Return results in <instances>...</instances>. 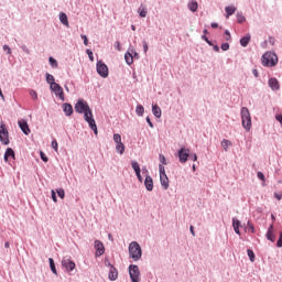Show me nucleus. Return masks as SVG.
Wrapping results in <instances>:
<instances>
[{"mask_svg":"<svg viewBox=\"0 0 282 282\" xmlns=\"http://www.w3.org/2000/svg\"><path fill=\"white\" fill-rule=\"evenodd\" d=\"M97 74H99V76H101V78H107V76H109V67H107L105 63L98 62L97 63Z\"/></svg>","mask_w":282,"mask_h":282,"instance_id":"obj_9","label":"nucleus"},{"mask_svg":"<svg viewBox=\"0 0 282 282\" xmlns=\"http://www.w3.org/2000/svg\"><path fill=\"white\" fill-rule=\"evenodd\" d=\"M267 239L269 241H272V242L275 241V238H274V225H270V227L268 229V232H267Z\"/></svg>","mask_w":282,"mask_h":282,"instance_id":"obj_16","label":"nucleus"},{"mask_svg":"<svg viewBox=\"0 0 282 282\" xmlns=\"http://www.w3.org/2000/svg\"><path fill=\"white\" fill-rule=\"evenodd\" d=\"M135 113L139 116H144V106L138 105L135 108Z\"/></svg>","mask_w":282,"mask_h":282,"instance_id":"obj_31","label":"nucleus"},{"mask_svg":"<svg viewBox=\"0 0 282 282\" xmlns=\"http://www.w3.org/2000/svg\"><path fill=\"white\" fill-rule=\"evenodd\" d=\"M129 274L132 282H140V268L138 265L130 264Z\"/></svg>","mask_w":282,"mask_h":282,"instance_id":"obj_6","label":"nucleus"},{"mask_svg":"<svg viewBox=\"0 0 282 282\" xmlns=\"http://www.w3.org/2000/svg\"><path fill=\"white\" fill-rule=\"evenodd\" d=\"M30 96L33 98V100H36V98H39V95L34 90L30 91Z\"/></svg>","mask_w":282,"mask_h":282,"instance_id":"obj_44","label":"nucleus"},{"mask_svg":"<svg viewBox=\"0 0 282 282\" xmlns=\"http://www.w3.org/2000/svg\"><path fill=\"white\" fill-rule=\"evenodd\" d=\"M131 166H132V169H133V171H134L135 173H141L140 164H138V162L132 161V162H131Z\"/></svg>","mask_w":282,"mask_h":282,"instance_id":"obj_32","label":"nucleus"},{"mask_svg":"<svg viewBox=\"0 0 282 282\" xmlns=\"http://www.w3.org/2000/svg\"><path fill=\"white\" fill-rule=\"evenodd\" d=\"M276 247L282 248V231L280 232V237H279V240L276 242Z\"/></svg>","mask_w":282,"mask_h":282,"instance_id":"obj_42","label":"nucleus"},{"mask_svg":"<svg viewBox=\"0 0 282 282\" xmlns=\"http://www.w3.org/2000/svg\"><path fill=\"white\" fill-rule=\"evenodd\" d=\"M197 8H199L197 1H192L188 3V10H191V12H197Z\"/></svg>","mask_w":282,"mask_h":282,"instance_id":"obj_27","label":"nucleus"},{"mask_svg":"<svg viewBox=\"0 0 282 282\" xmlns=\"http://www.w3.org/2000/svg\"><path fill=\"white\" fill-rule=\"evenodd\" d=\"M86 54H88L90 61H94V52L91 50H86Z\"/></svg>","mask_w":282,"mask_h":282,"instance_id":"obj_45","label":"nucleus"},{"mask_svg":"<svg viewBox=\"0 0 282 282\" xmlns=\"http://www.w3.org/2000/svg\"><path fill=\"white\" fill-rule=\"evenodd\" d=\"M225 12H226V19H230V17H232V14L237 12V8L235 6L226 7Z\"/></svg>","mask_w":282,"mask_h":282,"instance_id":"obj_17","label":"nucleus"},{"mask_svg":"<svg viewBox=\"0 0 282 282\" xmlns=\"http://www.w3.org/2000/svg\"><path fill=\"white\" fill-rule=\"evenodd\" d=\"M96 257H102L105 254V245L100 240L95 241Z\"/></svg>","mask_w":282,"mask_h":282,"instance_id":"obj_12","label":"nucleus"},{"mask_svg":"<svg viewBox=\"0 0 282 282\" xmlns=\"http://www.w3.org/2000/svg\"><path fill=\"white\" fill-rule=\"evenodd\" d=\"M50 64L53 66V67H58V62H56V59H54V57H50Z\"/></svg>","mask_w":282,"mask_h":282,"instance_id":"obj_37","label":"nucleus"},{"mask_svg":"<svg viewBox=\"0 0 282 282\" xmlns=\"http://www.w3.org/2000/svg\"><path fill=\"white\" fill-rule=\"evenodd\" d=\"M21 131L25 134V135H30V126H28V121L25 120H20L18 122Z\"/></svg>","mask_w":282,"mask_h":282,"instance_id":"obj_14","label":"nucleus"},{"mask_svg":"<svg viewBox=\"0 0 282 282\" xmlns=\"http://www.w3.org/2000/svg\"><path fill=\"white\" fill-rule=\"evenodd\" d=\"M10 158H12V160H14L15 154H14V150H12V148H8L6 153H4V162H8L10 160Z\"/></svg>","mask_w":282,"mask_h":282,"instance_id":"obj_18","label":"nucleus"},{"mask_svg":"<svg viewBox=\"0 0 282 282\" xmlns=\"http://www.w3.org/2000/svg\"><path fill=\"white\" fill-rule=\"evenodd\" d=\"M212 28H214V30H215V29L219 28V24L217 22H213Z\"/></svg>","mask_w":282,"mask_h":282,"instance_id":"obj_61","label":"nucleus"},{"mask_svg":"<svg viewBox=\"0 0 282 282\" xmlns=\"http://www.w3.org/2000/svg\"><path fill=\"white\" fill-rule=\"evenodd\" d=\"M274 197H275V199H278V202H281V199H282V194L274 193Z\"/></svg>","mask_w":282,"mask_h":282,"instance_id":"obj_54","label":"nucleus"},{"mask_svg":"<svg viewBox=\"0 0 282 282\" xmlns=\"http://www.w3.org/2000/svg\"><path fill=\"white\" fill-rule=\"evenodd\" d=\"M62 265L65 268L68 272H72L76 269V263L72 261L69 258H63Z\"/></svg>","mask_w":282,"mask_h":282,"instance_id":"obj_11","label":"nucleus"},{"mask_svg":"<svg viewBox=\"0 0 282 282\" xmlns=\"http://www.w3.org/2000/svg\"><path fill=\"white\" fill-rule=\"evenodd\" d=\"M237 20H238V23H245L246 17H243V15H238Z\"/></svg>","mask_w":282,"mask_h":282,"instance_id":"obj_46","label":"nucleus"},{"mask_svg":"<svg viewBox=\"0 0 282 282\" xmlns=\"http://www.w3.org/2000/svg\"><path fill=\"white\" fill-rule=\"evenodd\" d=\"M189 159H192L193 162H197V154L189 155Z\"/></svg>","mask_w":282,"mask_h":282,"instance_id":"obj_55","label":"nucleus"},{"mask_svg":"<svg viewBox=\"0 0 282 282\" xmlns=\"http://www.w3.org/2000/svg\"><path fill=\"white\" fill-rule=\"evenodd\" d=\"M113 142H116V144L122 143V137L119 133H115L113 134Z\"/></svg>","mask_w":282,"mask_h":282,"instance_id":"obj_33","label":"nucleus"},{"mask_svg":"<svg viewBox=\"0 0 282 282\" xmlns=\"http://www.w3.org/2000/svg\"><path fill=\"white\" fill-rule=\"evenodd\" d=\"M51 89L54 91L55 96H58L59 99L65 101V93L63 91V87L58 84H52Z\"/></svg>","mask_w":282,"mask_h":282,"instance_id":"obj_10","label":"nucleus"},{"mask_svg":"<svg viewBox=\"0 0 282 282\" xmlns=\"http://www.w3.org/2000/svg\"><path fill=\"white\" fill-rule=\"evenodd\" d=\"M258 178L265 182V175H263L261 172H258Z\"/></svg>","mask_w":282,"mask_h":282,"instance_id":"obj_49","label":"nucleus"},{"mask_svg":"<svg viewBox=\"0 0 282 282\" xmlns=\"http://www.w3.org/2000/svg\"><path fill=\"white\" fill-rule=\"evenodd\" d=\"M203 41H205L206 43H208V45H213L209 41L208 37L206 35L202 36Z\"/></svg>","mask_w":282,"mask_h":282,"instance_id":"obj_57","label":"nucleus"},{"mask_svg":"<svg viewBox=\"0 0 282 282\" xmlns=\"http://www.w3.org/2000/svg\"><path fill=\"white\" fill-rule=\"evenodd\" d=\"M152 113L155 118H162V109L158 105L152 106Z\"/></svg>","mask_w":282,"mask_h":282,"instance_id":"obj_20","label":"nucleus"},{"mask_svg":"<svg viewBox=\"0 0 282 282\" xmlns=\"http://www.w3.org/2000/svg\"><path fill=\"white\" fill-rule=\"evenodd\" d=\"M127 65H133V55L130 52H127L124 55Z\"/></svg>","mask_w":282,"mask_h":282,"instance_id":"obj_26","label":"nucleus"},{"mask_svg":"<svg viewBox=\"0 0 282 282\" xmlns=\"http://www.w3.org/2000/svg\"><path fill=\"white\" fill-rule=\"evenodd\" d=\"M269 87L273 90V91H279L280 89V85H279V80L276 78H270L269 79Z\"/></svg>","mask_w":282,"mask_h":282,"instance_id":"obj_15","label":"nucleus"},{"mask_svg":"<svg viewBox=\"0 0 282 282\" xmlns=\"http://www.w3.org/2000/svg\"><path fill=\"white\" fill-rule=\"evenodd\" d=\"M82 39L84 41V45H89V40L87 39V35H82Z\"/></svg>","mask_w":282,"mask_h":282,"instance_id":"obj_48","label":"nucleus"},{"mask_svg":"<svg viewBox=\"0 0 282 282\" xmlns=\"http://www.w3.org/2000/svg\"><path fill=\"white\" fill-rule=\"evenodd\" d=\"M48 263H50V268H51L53 274H58L56 271V264L54 263V259L50 258Z\"/></svg>","mask_w":282,"mask_h":282,"instance_id":"obj_30","label":"nucleus"},{"mask_svg":"<svg viewBox=\"0 0 282 282\" xmlns=\"http://www.w3.org/2000/svg\"><path fill=\"white\" fill-rule=\"evenodd\" d=\"M221 147H223L224 151H228V148L232 147V142L228 139H224L221 141Z\"/></svg>","mask_w":282,"mask_h":282,"instance_id":"obj_25","label":"nucleus"},{"mask_svg":"<svg viewBox=\"0 0 282 282\" xmlns=\"http://www.w3.org/2000/svg\"><path fill=\"white\" fill-rule=\"evenodd\" d=\"M189 230H191L192 236L195 237V227L191 226Z\"/></svg>","mask_w":282,"mask_h":282,"instance_id":"obj_59","label":"nucleus"},{"mask_svg":"<svg viewBox=\"0 0 282 282\" xmlns=\"http://www.w3.org/2000/svg\"><path fill=\"white\" fill-rule=\"evenodd\" d=\"M234 230H235L236 235H241V231H239V227H234Z\"/></svg>","mask_w":282,"mask_h":282,"instance_id":"obj_62","label":"nucleus"},{"mask_svg":"<svg viewBox=\"0 0 282 282\" xmlns=\"http://www.w3.org/2000/svg\"><path fill=\"white\" fill-rule=\"evenodd\" d=\"M239 226H241V221L237 220V219H232V227L234 228H239Z\"/></svg>","mask_w":282,"mask_h":282,"instance_id":"obj_39","label":"nucleus"},{"mask_svg":"<svg viewBox=\"0 0 282 282\" xmlns=\"http://www.w3.org/2000/svg\"><path fill=\"white\" fill-rule=\"evenodd\" d=\"M4 248H10V242H6Z\"/></svg>","mask_w":282,"mask_h":282,"instance_id":"obj_64","label":"nucleus"},{"mask_svg":"<svg viewBox=\"0 0 282 282\" xmlns=\"http://www.w3.org/2000/svg\"><path fill=\"white\" fill-rule=\"evenodd\" d=\"M108 265L110 268L108 278L110 281H116L118 279V269L111 265V263L108 262Z\"/></svg>","mask_w":282,"mask_h":282,"instance_id":"obj_13","label":"nucleus"},{"mask_svg":"<svg viewBox=\"0 0 282 282\" xmlns=\"http://www.w3.org/2000/svg\"><path fill=\"white\" fill-rule=\"evenodd\" d=\"M75 111L77 113H84V119L89 124V128L94 131L95 135H98V126H96V120L94 119V113L91 112V108H89V104H87L85 99H78L75 105Z\"/></svg>","mask_w":282,"mask_h":282,"instance_id":"obj_1","label":"nucleus"},{"mask_svg":"<svg viewBox=\"0 0 282 282\" xmlns=\"http://www.w3.org/2000/svg\"><path fill=\"white\" fill-rule=\"evenodd\" d=\"M51 147L54 149V151H58V142L56 140L52 141Z\"/></svg>","mask_w":282,"mask_h":282,"instance_id":"obj_38","label":"nucleus"},{"mask_svg":"<svg viewBox=\"0 0 282 282\" xmlns=\"http://www.w3.org/2000/svg\"><path fill=\"white\" fill-rule=\"evenodd\" d=\"M46 83L51 85V87L52 85H56V83L54 82V75H50V73H46Z\"/></svg>","mask_w":282,"mask_h":282,"instance_id":"obj_29","label":"nucleus"},{"mask_svg":"<svg viewBox=\"0 0 282 282\" xmlns=\"http://www.w3.org/2000/svg\"><path fill=\"white\" fill-rule=\"evenodd\" d=\"M252 74H253V76H254L256 78H259V70L253 69V70H252Z\"/></svg>","mask_w":282,"mask_h":282,"instance_id":"obj_58","label":"nucleus"},{"mask_svg":"<svg viewBox=\"0 0 282 282\" xmlns=\"http://www.w3.org/2000/svg\"><path fill=\"white\" fill-rule=\"evenodd\" d=\"M3 50H4V52H7V54H12V50H10V46L4 45Z\"/></svg>","mask_w":282,"mask_h":282,"instance_id":"obj_51","label":"nucleus"},{"mask_svg":"<svg viewBox=\"0 0 282 282\" xmlns=\"http://www.w3.org/2000/svg\"><path fill=\"white\" fill-rule=\"evenodd\" d=\"M0 142L6 145L10 144V139L8 138V129L6 128L3 121H0Z\"/></svg>","mask_w":282,"mask_h":282,"instance_id":"obj_7","label":"nucleus"},{"mask_svg":"<svg viewBox=\"0 0 282 282\" xmlns=\"http://www.w3.org/2000/svg\"><path fill=\"white\" fill-rule=\"evenodd\" d=\"M279 63V56L274 52H267L262 55L263 67H275Z\"/></svg>","mask_w":282,"mask_h":282,"instance_id":"obj_2","label":"nucleus"},{"mask_svg":"<svg viewBox=\"0 0 282 282\" xmlns=\"http://www.w3.org/2000/svg\"><path fill=\"white\" fill-rule=\"evenodd\" d=\"M221 50H223V52H228V50H230V44H228V43L221 44Z\"/></svg>","mask_w":282,"mask_h":282,"instance_id":"obj_40","label":"nucleus"},{"mask_svg":"<svg viewBox=\"0 0 282 282\" xmlns=\"http://www.w3.org/2000/svg\"><path fill=\"white\" fill-rule=\"evenodd\" d=\"M188 158H191V150H188L186 148H182L178 151V160H180L181 164H186V162H188Z\"/></svg>","mask_w":282,"mask_h":282,"instance_id":"obj_8","label":"nucleus"},{"mask_svg":"<svg viewBox=\"0 0 282 282\" xmlns=\"http://www.w3.org/2000/svg\"><path fill=\"white\" fill-rule=\"evenodd\" d=\"M63 109L66 116H72L74 113V108L70 104H64Z\"/></svg>","mask_w":282,"mask_h":282,"instance_id":"obj_22","label":"nucleus"},{"mask_svg":"<svg viewBox=\"0 0 282 282\" xmlns=\"http://www.w3.org/2000/svg\"><path fill=\"white\" fill-rule=\"evenodd\" d=\"M143 51H144V54L149 52V44H147V42H143Z\"/></svg>","mask_w":282,"mask_h":282,"instance_id":"obj_53","label":"nucleus"},{"mask_svg":"<svg viewBox=\"0 0 282 282\" xmlns=\"http://www.w3.org/2000/svg\"><path fill=\"white\" fill-rule=\"evenodd\" d=\"M147 122L151 129H153V122H151V118L147 117Z\"/></svg>","mask_w":282,"mask_h":282,"instance_id":"obj_56","label":"nucleus"},{"mask_svg":"<svg viewBox=\"0 0 282 282\" xmlns=\"http://www.w3.org/2000/svg\"><path fill=\"white\" fill-rule=\"evenodd\" d=\"M51 195H52L53 202H55V204H56V202H58V199L56 198V192H54V189L51 192Z\"/></svg>","mask_w":282,"mask_h":282,"instance_id":"obj_47","label":"nucleus"},{"mask_svg":"<svg viewBox=\"0 0 282 282\" xmlns=\"http://www.w3.org/2000/svg\"><path fill=\"white\" fill-rule=\"evenodd\" d=\"M248 229L250 232L254 234V226L251 223H248Z\"/></svg>","mask_w":282,"mask_h":282,"instance_id":"obj_50","label":"nucleus"},{"mask_svg":"<svg viewBox=\"0 0 282 282\" xmlns=\"http://www.w3.org/2000/svg\"><path fill=\"white\" fill-rule=\"evenodd\" d=\"M160 171V180H161V186H163L164 191L169 189V176H166V170L164 169V165H159Z\"/></svg>","mask_w":282,"mask_h":282,"instance_id":"obj_5","label":"nucleus"},{"mask_svg":"<svg viewBox=\"0 0 282 282\" xmlns=\"http://www.w3.org/2000/svg\"><path fill=\"white\" fill-rule=\"evenodd\" d=\"M129 257L133 259V261H140L142 259V247L137 241H132L129 245Z\"/></svg>","mask_w":282,"mask_h":282,"instance_id":"obj_3","label":"nucleus"},{"mask_svg":"<svg viewBox=\"0 0 282 282\" xmlns=\"http://www.w3.org/2000/svg\"><path fill=\"white\" fill-rule=\"evenodd\" d=\"M250 34H247L245 37L240 40V45L242 47H248V43H250Z\"/></svg>","mask_w":282,"mask_h":282,"instance_id":"obj_24","label":"nucleus"},{"mask_svg":"<svg viewBox=\"0 0 282 282\" xmlns=\"http://www.w3.org/2000/svg\"><path fill=\"white\" fill-rule=\"evenodd\" d=\"M240 113L243 129H246V131H250V129H252V117L250 116V110L242 107Z\"/></svg>","mask_w":282,"mask_h":282,"instance_id":"obj_4","label":"nucleus"},{"mask_svg":"<svg viewBox=\"0 0 282 282\" xmlns=\"http://www.w3.org/2000/svg\"><path fill=\"white\" fill-rule=\"evenodd\" d=\"M115 47H116V50H118V52H120L122 50V46L120 45V42H116Z\"/></svg>","mask_w":282,"mask_h":282,"instance_id":"obj_52","label":"nucleus"},{"mask_svg":"<svg viewBox=\"0 0 282 282\" xmlns=\"http://www.w3.org/2000/svg\"><path fill=\"white\" fill-rule=\"evenodd\" d=\"M269 43H271V45H274V37H270Z\"/></svg>","mask_w":282,"mask_h":282,"instance_id":"obj_63","label":"nucleus"},{"mask_svg":"<svg viewBox=\"0 0 282 282\" xmlns=\"http://www.w3.org/2000/svg\"><path fill=\"white\" fill-rule=\"evenodd\" d=\"M135 175H137L139 182H142V174H140V172H137Z\"/></svg>","mask_w":282,"mask_h":282,"instance_id":"obj_60","label":"nucleus"},{"mask_svg":"<svg viewBox=\"0 0 282 282\" xmlns=\"http://www.w3.org/2000/svg\"><path fill=\"white\" fill-rule=\"evenodd\" d=\"M139 12V17H141V19L147 18L148 11H147V7H144V4H141L140 8L138 9Z\"/></svg>","mask_w":282,"mask_h":282,"instance_id":"obj_23","label":"nucleus"},{"mask_svg":"<svg viewBox=\"0 0 282 282\" xmlns=\"http://www.w3.org/2000/svg\"><path fill=\"white\" fill-rule=\"evenodd\" d=\"M225 34H226V36H225L226 41H230L232 39V36L230 35V31L226 30Z\"/></svg>","mask_w":282,"mask_h":282,"instance_id":"obj_43","label":"nucleus"},{"mask_svg":"<svg viewBox=\"0 0 282 282\" xmlns=\"http://www.w3.org/2000/svg\"><path fill=\"white\" fill-rule=\"evenodd\" d=\"M59 21L63 25H65V28H69V20H67V14L64 12L59 13Z\"/></svg>","mask_w":282,"mask_h":282,"instance_id":"obj_21","label":"nucleus"},{"mask_svg":"<svg viewBox=\"0 0 282 282\" xmlns=\"http://www.w3.org/2000/svg\"><path fill=\"white\" fill-rule=\"evenodd\" d=\"M56 193L58 197H61V199H65V189L63 188L56 189Z\"/></svg>","mask_w":282,"mask_h":282,"instance_id":"obj_36","label":"nucleus"},{"mask_svg":"<svg viewBox=\"0 0 282 282\" xmlns=\"http://www.w3.org/2000/svg\"><path fill=\"white\" fill-rule=\"evenodd\" d=\"M147 191H153V178L148 175L144 181Z\"/></svg>","mask_w":282,"mask_h":282,"instance_id":"obj_19","label":"nucleus"},{"mask_svg":"<svg viewBox=\"0 0 282 282\" xmlns=\"http://www.w3.org/2000/svg\"><path fill=\"white\" fill-rule=\"evenodd\" d=\"M159 160L161 162V166H166V156H164V154H160Z\"/></svg>","mask_w":282,"mask_h":282,"instance_id":"obj_34","label":"nucleus"},{"mask_svg":"<svg viewBox=\"0 0 282 282\" xmlns=\"http://www.w3.org/2000/svg\"><path fill=\"white\" fill-rule=\"evenodd\" d=\"M40 155H41V160L43 162H48L47 155H45V153L43 151L40 152Z\"/></svg>","mask_w":282,"mask_h":282,"instance_id":"obj_41","label":"nucleus"},{"mask_svg":"<svg viewBox=\"0 0 282 282\" xmlns=\"http://www.w3.org/2000/svg\"><path fill=\"white\" fill-rule=\"evenodd\" d=\"M116 151H117V153L122 155L124 153V143H122V142L121 143H117Z\"/></svg>","mask_w":282,"mask_h":282,"instance_id":"obj_28","label":"nucleus"},{"mask_svg":"<svg viewBox=\"0 0 282 282\" xmlns=\"http://www.w3.org/2000/svg\"><path fill=\"white\" fill-rule=\"evenodd\" d=\"M247 254H248L250 261L254 262V251H252V249H248Z\"/></svg>","mask_w":282,"mask_h":282,"instance_id":"obj_35","label":"nucleus"}]
</instances>
